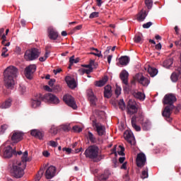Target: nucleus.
<instances>
[{"label":"nucleus","instance_id":"23","mask_svg":"<svg viewBox=\"0 0 181 181\" xmlns=\"http://www.w3.org/2000/svg\"><path fill=\"white\" fill-rule=\"evenodd\" d=\"M132 127L135 129V131L139 132L141 131V127L136 124V116L134 115L132 117L131 119Z\"/></svg>","mask_w":181,"mask_h":181},{"label":"nucleus","instance_id":"25","mask_svg":"<svg viewBox=\"0 0 181 181\" xmlns=\"http://www.w3.org/2000/svg\"><path fill=\"white\" fill-rule=\"evenodd\" d=\"M107 81H108V76H104L102 80L97 81L95 86H96V87H103L105 86Z\"/></svg>","mask_w":181,"mask_h":181},{"label":"nucleus","instance_id":"29","mask_svg":"<svg viewBox=\"0 0 181 181\" xmlns=\"http://www.w3.org/2000/svg\"><path fill=\"white\" fill-rule=\"evenodd\" d=\"M143 37L144 35H142V33H137L134 37V41L135 43H142V42H144Z\"/></svg>","mask_w":181,"mask_h":181},{"label":"nucleus","instance_id":"63","mask_svg":"<svg viewBox=\"0 0 181 181\" xmlns=\"http://www.w3.org/2000/svg\"><path fill=\"white\" fill-rule=\"evenodd\" d=\"M156 50H160V49H162V44H160V42L157 44L156 45Z\"/></svg>","mask_w":181,"mask_h":181},{"label":"nucleus","instance_id":"1","mask_svg":"<svg viewBox=\"0 0 181 181\" xmlns=\"http://www.w3.org/2000/svg\"><path fill=\"white\" fill-rule=\"evenodd\" d=\"M19 71L14 66H8L4 71V85L7 88L12 90L15 86V80L18 77Z\"/></svg>","mask_w":181,"mask_h":181},{"label":"nucleus","instance_id":"15","mask_svg":"<svg viewBox=\"0 0 181 181\" xmlns=\"http://www.w3.org/2000/svg\"><path fill=\"white\" fill-rule=\"evenodd\" d=\"M45 177L47 180L53 179L56 176V167L50 165L48 167L45 171Z\"/></svg>","mask_w":181,"mask_h":181},{"label":"nucleus","instance_id":"6","mask_svg":"<svg viewBox=\"0 0 181 181\" xmlns=\"http://www.w3.org/2000/svg\"><path fill=\"white\" fill-rule=\"evenodd\" d=\"M40 54L38 49L33 48L25 52L24 57L28 62H32L33 60H36Z\"/></svg>","mask_w":181,"mask_h":181},{"label":"nucleus","instance_id":"61","mask_svg":"<svg viewBox=\"0 0 181 181\" xmlns=\"http://www.w3.org/2000/svg\"><path fill=\"white\" fill-rule=\"evenodd\" d=\"M44 89L45 90V91H48L49 93H52V88H50V87H49V86H45Z\"/></svg>","mask_w":181,"mask_h":181},{"label":"nucleus","instance_id":"24","mask_svg":"<svg viewBox=\"0 0 181 181\" xmlns=\"http://www.w3.org/2000/svg\"><path fill=\"white\" fill-rule=\"evenodd\" d=\"M177 73L173 72L170 76V79L173 83H176L179 80V75L181 74V67L177 69Z\"/></svg>","mask_w":181,"mask_h":181},{"label":"nucleus","instance_id":"60","mask_svg":"<svg viewBox=\"0 0 181 181\" xmlns=\"http://www.w3.org/2000/svg\"><path fill=\"white\" fill-rule=\"evenodd\" d=\"M56 82V79H51L48 84L49 86H50V87H53V86L54 85V83Z\"/></svg>","mask_w":181,"mask_h":181},{"label":"nucleus","instance_id":"56","mask_svg":"<svg viewBox=\"0 0 181 181\" xmlns=\"http://www.w3.org/2000/svg\"><path fill=\"white\" fill-rule=\"evenodd\" d=\"M115 93L116 95H119L121 94V87H117Z\"/></svg>","mask_w":181,"mask_h":181},{"label":"nucleus","instance_id":"38","mask_svg":"<svg viewBox=\"0 0 181 181\" xmlns=\"http://www.w3.org/2000/svg\"><path fill=\"white\" fill-rule=\"evenodd\" d=\"M78 62H80V58L74 59V55H73L72 57H71L69 58V63H70L71 66H73V64H74V63L75 64L78 63Z\"/></svg>","mask_w":181,"mask_h":181},{"label":"nucleus","instance_id":"46","mask_svg":"<svg viewBox=\"0 0 181 181\" xmlns=\"http://www.w3.org/2000/svg\"><path fill=\"white\" fill-rule=\"evenodd\" d=\"M6 129H8V124H3L0 127V134H4Z\"/></svg>","mask_w":181,"mask_h":181},{"label":"nucleus","instance_id":"49","mask_svg":"<svg viewBox=\"0 0 181 181\" xmlns=\"http://www.w3.org/2000/svg\"><path fill=\"white\" fill-rule=\"evenodd\" d=\"M43 173H45V171L43 170V169H40V170L38 171V173H37V175H36L37 180H40V177H42V176H43Z\"/></svg>","mask_w":181,"mask_h":181},{"label":"nucleus","instance_id":"53","mask_svg":"<svg viewBox=\"0 0 181 181\" xmlns=\"http://www.w3.org/2000/svg\"><path fill=\"white\" fill-rule=\"evenodd\" d=\"M8 52V49L6 47H3L2 52H1V56L2 57H8V54H5Z\"/></svg>","mask_w":181,"mask_h":181},{"label":"nucleus","instance_id":"57","mask_svg":"<svg viewBox=\"0 0 181 181\" xmlns=\"http://www.w3.org/2000/svg\"><path fill=\"white\" fill-rule=\"evenodd\" d=\"M110 50H111V47H107V49L104 52L105 57H106L107 56V54H110Z\"/></svg>","mask_w":181,"mask_h":181},{"label":"nucleus","instance_id":"43","mask_svg":"<svg viewBox=\"0 0 181 181\" xmlns=\"http://www.w3.org/2000/svg\"><path fill=\"white\" fill-rule=\"evenodd\" d=\"M58 131H59V129L54 125L52 126L49 129L50 134H54V135H56L57 134Z\"/></svg>","mask_w":181,"mask_h":181},{"label":"nucleus","instance_id":"47","mask_svg":"<svg viewBox=\"0 0 181 181\" xmlns=\"http://www.w3.org/2000/svg\"><path fill=\"white\" fill-rule=\"evenodd\" d=\"M18 90L22 95H23V94H25V93H26V87L25 86H20Z\"/></svg>","mask_w":181,"mask_h":181},{"label":"nucleus","instance_id":"42","mask_svg":"<svg viewBox=\"0 0 181 181\" xmlns=\"http://www.w3.org/2000/svg\"><path fill=\"white\" fill-rule=\"evenodd\" d=\"M136 119H138L140 123L143 122H144V113L139 112L138 116H136Z\"/></svg>","mask_w":181,"mask_h":181},{"label":"nucleus","instance_id":"13","mask_svg":"<svg viewBox=\"0 0 181 181\" xmlns=\"http://www.w3.org/2000/svg\"><path fill=\"white\" fill-rule=\"evenodd\" d=\"M36 71V65L32 64L27 66L25 69V76L28 80H32V74Z\"/></svg>","mask_w":181,"mask_h":181},{"label":"nucleus","instance_id":"3","mask_svg":"<svg viewBox=\"0 0 181 181\" xmlns=\"http://www.w3.org/2000/svg\"><path fill=\"white\" fill-rule=\"evenodd\" d=\"M100 148L97 145L90 146L84 152L86 158L93 159L94 162H100L104 159V156L100 155Z\"/></svg>","mask_w":181,"mask_h":181},{"label":"nucleus","instance_id":"28","mask_svg":"<svg viewBox=\"0 0 181 181\" xmlns=\"http://www.w3.org/2000/svg\"><path fill=\"white\" fill-rule=\"evenodd\" d=\"M119 62L122 66H127L129 63V57L127 56L121 57L119 59Z\"/></svg>","mask_w":181,"mask_h":181},{"label":"nucleus","instance_id":"19","mask_svg":"<svg viewBox=\"0 0 181 181\" xmlns=\"http://www.w3.org/2000/svg\"><path fill=\"white\" fill-rule=\"evenodd\" d=\"M42 100H43L42 97H40L39 98H35L30 100V105L32 108H37L40 107V104H42Z\"/></svg>","mask_w":181,"mask_h":181},{"label":"nucleus","instance_id":"55","mask_svg":"<svg viewBox=\"0 0 181 181\" xmlns=\"http://www.w3.org/2000/svg\"><path fill=\"white\" fill-rule=\"evenodd\" d=\"M57 145H59V144L57 141H49V146H52V148L57 147Z\"/></svg>","mask_w":181,"mask_h":181},{"label":"nucleus","instance_id":"14","mask_svg":"<svg viewBox=\"0 0 181 181\" xmlns=\"http://www.w3.org/2000/svg\"><path fill=\"white\" fill-rule=\"evenodd\" d=\"M13 155H16V148H12L11 146H8L4 148V158L9 159Z\"/></svg>","mask_w":181,"mask_h":181},{"label":"nucleus","instance_id":"32","mask_svg":"<svg viewBox=\"0 0 181 181\" xmlns=\"http://www.w3.org/2000/svg\"><path fill=\"white\" fill-rule=\"evenodd\" d=\"M88 139H89L90 142H91V144H97V139L95 138L94 134H93V133H91V132H88Z\"/></svg>","mask_w":181,"mask_h":181},{"label":"nucleus","instance_id":"30","mask_svg":"<svg viewBox=\"0 0 181 181\" xmlns=\"http://www.w3.org/2000/svg\"><path fill=\"white\" fill-rule=\"evenodd\" d=\"M148 73L150 74L151 77H155L158 74V69L153 67H148Z\"/></svg>","mask_w":181,"mask_h":181},{"label":"nucleus","instance_id":"22","mask_svg":"<svg viewBox=\"0 0 181 181\" xmlns=\"http://www.w3.org/2000/svg\"><path fill=\"white\" fill-rule=\"evenodd\" d=\"M32 136H35V138H37L38 139H43V132L37 130V129H33L30 132Z\"/></svg>","mask_w":181,"mask_h":181},{"label":"nucleus","instance_id":"45","mask_svg":"<svg viewBox=\"0 0 181 181\" xmlns=\"http://www.w3.org/2000/svg\"><path fill=\"white\" fill-rule=\"evenodd\" d=\"M100 16V13L99 12H93L90 14L89 18L90 19H94V18H98Z\"/></svg>","mask_w":181,"mask_h":181},{"label":"nucleus","instance_id":"26","mask_svg":"<svg viewBox=\"0 0 181 181\" xmlns=\"http://www.w3.org/2000/svg\"><path fill=\"white\" fill-rule=\"evenodd\" d=\"M133 95L134 98L140 100V101H144V100H145V94L142 93L141 92L134 91L133 92Z\"/></svg>","mask_w":181,"mask_h":181},{"label":"nucleus","instance_id":"2","mask_svg":"<svg viewBox=\"0 0 181 181\" xmlns=\"http://www.w3.org/2000/svg\"><path fill=\"white\" fill-rule=\"evenodd\" d=\"M174 103H176V96H175V95L167 94L164 96L163 104L168 106L164 108L162 115L168 122L172 121L170 115L172 114V111H173V109H175V106L173 105Z\"/></svg>","mask_w":181,"mask_h":181},{"label":"nucleus","instance_id":"12","mask_svg":"<svg viewBox=\"0 0 181 181\" xmlns=\"http://www.w3.org/2000/svg\"><path fill=\"white\" fill-rule=\"evenodd\" d=\"M145 163H146V156L144 153H139L136 157V165L138 168H144Z\"/></svg>","mask_w":181,"mask_h":181},{"label":"nucleus","instance_id":"16","mask_svg":"<svg viewBox=\"0 0 181 181\" xmlns=\"http://www.w3.org/2000/svg\"><path fill=\"white\" fill-rule=\"evenodd\" d=\"M93 127L96 129V132H98L99 136H103V135L105 134V127L100 124L95 122V120H93Z\"/></svg>","mask_w":181,"mask_h":181},{"label":"nucleus","instance_id":"5","mask_svg":"<svg viewBox=\"0 0 181 181\" xmlns=\"http://www.w3.org/2000/svg\"><path fill=\"white\" fill-rule=\"evenodd\" d=\"M136 81H138L139 84H141V86H144V87L148 86L150 83L149 79L144 76L142 74H136L133 77V80L131 81V83L135 85V83H136Z\"/></svg>","mask_w":181,"mask_h":181},{"label":"nucleus","instance_id":"33","mask_svg":"<svg viewBox=\"0 0 181 181\" xmlns=\"http://www.w3.org/2000/svg\"><path fill=\"white\" fill-rule=\"evenodd\" d=\"M108 177H110V171L105 170L104 173L99 177V179L100 180H107Z\"/></svg>","mask_w":181,"mask_h":181},{"label":"nucleus","instance_id":"41","mask_svg":"<svg viewBox=\"0 0 181 181\" xmlns=\"http://www.w3.org/2000/svg\"><path fill=\"white\" fill-rule=\"evenodd\" d=\"M118 105L120 110H122V111H124V110H125V102H124V99H120V100L118 103Z\"/></svg>","mask_w":181,"mask_h":181},{"label":"nucleus","instance_id":"39","mask_svg":"<svg viewBox=\"0 0 181 181\" xmlns=\"http://www.w3.org/2000/svg\"><path fill=\"white\" fill-rule=\"evenodd\" d=\"M145 4L148 9H152V6H153V0H145Z\"/></svg>","mask_w":181,"mask_h":181},{"label":"nucleus","instance_id":"44","mask_svg":"<svg viewBox=\"0 0 181 181\" xmlns=\"http://www.w3.org/2000/svg\"><path fill=\"white\" fill-rule=\"evenodd\" d=\"M119 148H120V151H117L118 155L120 156H125V153H124L125 151V148L122 146H119Z\"/></svg>","mask_w":181,"mask_h":181},{"label":"nucleus","instance_id":"34","mask_svg":"<svg viewBox=\"0 0 181 181\" xmlns=\"http://www.w3.org/2000/svg\"><path fill=\"white\" fill-rule=\"evenodd\" d=\"M11 105H12V100L8 99L6 100L5 103H2L1 107L6 109V108H9Z\"/></svg>","mask_w":181,"mask_h":181},{"label":"nucleus","instance_id":"62","mask_svg":"<svg viewBox=\"0 0 181 181\" xmlns=\"http://www.w3.org/2000/svg\"><path fill=\"white\" fill-rule=\"evenodd\" d=\"M61 71H62V69H60V68H58L57 69L53 70V73L54 74H57L60 73Z\"/></svg>","mask_w":181,"mask_h":181},{"label":"nucleus","instance_id":"8","mask_svg":"<svg viewBox=\"0 0 181 181\" xmlns=\"http://www.w3.org/2000/svg\"><path fill=\"white\" fill-rule=\"evenodd\" d=\"M124 138L128 142V144H130V145L133 146L136 145V141H135V136H134V133H132V132L129 130L124 132Z\"/></svg>","mask_w":181,"mask_h":181},{"label":"nucleus","instance_id":"9","mask_svg":"<svg viewBox=\"0 0 181 181\" xmlns=\"http://www.w3.org/2000/svg\"><path fill=\"white\" fill-rule=\"evenodd\" d=\"M11 139L14 144H18L23 139V132L19 131H14L10 134Z\"/></svg>","mask_w":181,"mask_h":181},{"label":"nucleus","instance_id":"59","mask_svg":"<svg viewBox=\"0 0 181 181\" xmlns=\"http://www.w3.org/2000/svg\"><path fill=\"white\" fill-rule=\"evenodd\" d=\"M42 155L45 158H49L50 156V153H49V151H43Z\"/></svg>","mask_w":181,"mask_h":181},{"label":"nucleus","instance_id":"11","mask_svg":"<svg viewBox=\"0 0 181 181\" xmlns=\"http://www.w3.org/2000/svg\"><path fill=\"white\" fill-rule=\"evenodd\" d=\"M127 112L130 115H134L138 112V107H136V102L129 100L127 104Z\"/></svg>","mask_w":181,"mask_h":181},{"label":"nucleus","instance_id":"10","mask_svg":"<svg viewBox=\"0 0 181 181\" xmlns=\"http://www.w3.org/2000/svg\"><path fill=\"white\" fill-rule=\"evenodd\" d=\"M63 100L65 102L66 105H69V107H71V108H73L74 110H76L77 108V105H76V101H74V98H73L70 95H65L63 97Z\"/></svg>","mask_w":181,"mask_h":181},{"label":"nucleus","instance_id":"58","mask_svg":"<svg viewBox=\"0 0 181 181\" xmlns=\"http://www.w3.org/2000/svg\"><path fill=\"white\" fill-rule=\"evenodd\" d=\"M62 151L64 152H67L68 154L71 153V148H63Z\"/></svg>","mask_w":181,"mask_h":181},{"label":"nucleus","instance_id":"31","mask_svg":"<svg viewBox=\"0 0 181 181\" xmlns=\"http://www.w3.org/2000/svg\"><path fill=\"white\" fill-rule=\"evenodd\" d=\"M144 131H148L151 129V122L149 120H146L141 123Z\"/></svg>","mask_w":181,"mask_h":181},{"label":"nucleus","instance_id":"4","mask_svg":"<svg viewBox=\"0 0 181 181\" xmlns=\"http://www.w3.org/2000/svg\"><path fill=\"white\" fill-rule=\"evenodd\" d=\"M10 172L16 179H21L25 175L23 168H22V162L13 161L9 164Z\"/></svg>","mask_w":181,"mask_h":181},{"label":"nucleus","instance_id":"52","mask_svg":"<svg viewBox=\"0 0 181 181\" xmlns=\"http://www.w3.org/2000/svg\"><path fill=\"white\" fill-rule=\"evenodd\" d=\"M72 129L74 131V132H81V131H83V129L78 127V126H74Z\"/></svg>","mask_w":181,"mask_h":181},{"label":"nucleus","instance_id":"18","mask_svg":"<svg viewBox=\"0 0 181 181\" xmlns=\"http://www.w3.org/2000/svg\"><path fill=\"white\" fill-rule=\"evenodd\" d=\"M128 77H129V74L127 70L123 69L119 74V78L125 86H128Z\"/></svg>","mask_w":181,"mask_h":181},{"label":"nucleus","instance_id":"35","mask_svg":"<svg viewBox=\"0 0 181 181\" xmlns=\"http://www.w3.org/2000/svg\"><path fill=\"white\" fill-rule=\"evenodd\" d=\"M148 167H146L144 170L141 172V179H148L149 174H148Z\"/></svg>","mask_w":181,"mask_h":181},{"label":"nucleus","instance_id":"17","mask_svg":"<svg viewBox=\"0 0 181 181\" xmlns=\"http://www.w3.org/2000/svg\"><path fill=\"white\" fill-rule=\"evenodd\" d=\"M47 32H48V37L51 40H57V38L59 37V33H57V31L52 27H49Z\"/></svg>","mask_w":181,"mask_h":181},{"label":"nucleus","instance_id":"48","mask_svg":"<svg viewBox=\"0 0 181 181\" xmlns=\"http://www.w3.org/2000/svg\"><path fill=\"white\" fill-rule=\"evenodd\" d=\"M82 28V25H76L74 29L71 30V33H74L75 32H77V30H81Z\"/></svg>","mask_w":181,"mask_h":181},{"label":"nucleus","instance_id":"36","mask_svg":"<svg viewBox=\"0 0 181 181\" xmlns=\"http://www.w3.org/2000/svg\"><path fill=\"white\" fill-rule=\"evenodd\" d=\"M90 107H96L97 106V97L93 96V98H90L89 99Z\"/></svg>","mask_w":181,"mask_h":181},{"label":"nucleus","instance_id":"37","mask_svg":"<svg viewBox=\"0 0 181 181\" xmlns=\"http://www.w3.org/2000/svg\"><path fill=\"white\" fill-rule=\"evenodd\" d=\"M22 162H30V158H28V151H25L21 157Z\"/></svg>","mask_w":181,"mask_h":181},{"label":"nucleus","instance_id":"54","mask_svg":"<svg viewBox=\"0 0 181 181\" xmlns=\"http://www.w3.org/2000/svg\"><path fill=\"white\" fill-rule=\"evenodd\" d=\"M82 73L84 74H90V73H93V69H82Z\"/></svg>","mask_w":181,"mask_h":181},{"label":"nucleus","instance_id":"50","mask_svg":"<svg viewBox=\"0 0 181 181\" xmlns=\"http://www.w3.org/2000/svg\"><path fill=\"white\" fill-rule=\"evenodd\" d=\"M87 95L89 98H92L93 97H95V95H94V92H93V90L89 89L87 90Z\"/></svg>","mask_w":181,"mask_h":181},{"label":"nucleus","instance_id":"7","mask_svg":"<svg viewBox=\"0 0 181 181\" xmlns=\"http://www.w3.org/2000/svg\"><path fill=\"white\" fill-rule=\"evenodd\" d=\"M42 101H45V103H49V104L55 105H57L59 104V103H60V100H59V98H57V96L51 93H46L42 97Z\"/></svg>","mask_w":181,"mask_h":181},{"label":"nucleus","instance_id":"64","mask_svg":"<svg viewBox=\"0 0 181 181\" xmlns=\"http://www.w3.org/2000/svg\"><path fill=\"white\" fill-rule=\"evenodd\" d=\"M112 59V54L107 56V63H108V64H111Z\"/></svg>","mask_w":181,"mask_h":181},{"label":"nucleus","instance_id":"20","mask_svg":"<svg viewBox=\"0 0 181 181\" xmlns=\"http://www.w3.org/2000/svg\"><path fill=\"white\" fill-rule=\"evenodd\" d=\"M112 96V90L111 86L107 85L104 88V97L105 98H111Z\"/></svg>","mask_w":181,"mask_h":181},{"label":"nucleus","instance_id":"40","mask_svg":"<svg viewBox=\"0 0 181 181\" xmlns=\"http://www.w3.org/2000/svg\"><path fill=\"white\" fill-rule=\"evenodd\" d=\"M49 54H50V51L46 50L44 57H40L39 58L40 62H46V60H47V57H49Z\"/></svg>","mask_w":181,"mask_h":181},{"label":"nucleus","instance_id":"21","mask_svg":"<svg viewBox=\"0 0 181 181\" xmlns=\"http://www.w3.org/2000/svg\"><path fill=\"white\" fill-rule=\"evenodd\" d=\"M65 81L68 84L70 88H76L77 87V83H76V80L71 79L70 76H66L65 78Z\"/></svg>","mask_w":181,"mask_h":181},{"label":"nucleus","instance_id":"51","mask_svg":"<svg viewBox=\"0 0 181 181\" xmlns=\"http://www.w3.org/2000/svg\"><path fill=\"white\" fill-rule=\"evenodd\" d=\"M152 25H153L152 22H148L146 23L143 24V28L144 29H149V28L151 27Z\"/></svg>","mask_w":181,"mask_h":181},{"label":"nucleus","instance_id":"27","mask_svg":"<svg viewBox=\"0 0 181 181\" xmlns=\"http://www.w3.org/2000/svg\"><path fill=\"white\" fill-rule=\"evenodd\" d=\"M146 16H148V13H146V11H140L137 15V21L139 22H144Z\"/></svg>","mask_w":181,"mask_h":181}]
</instances>
